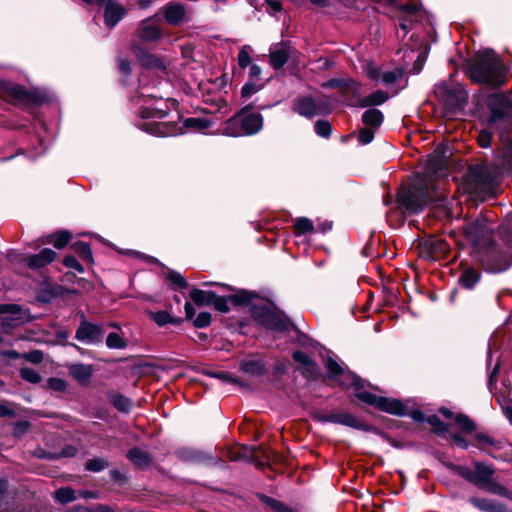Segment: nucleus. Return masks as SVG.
Returning <instances> with one entry per match:
<instances>
[{"label":"nucleus","mask_w":512,"mask_h":512,"mask_svg":"<svg viewBox=\"0 0 512 512\" xmlns=\"http://www.w3.org/2000/svg\"><path fill=\"white\" fill-rule=\"evenodd\" d=\"M446 168L447 157L435 152L428 159L424 173L416 175L408 188H402L398 192L399 205L415 214L430 202H444L445 196L438 192L439 188L433 183V177L444 176Z\"/></svg>","instance_id":"f257e3e1"},{"label":"nucleus","mask_w":512,"mask_h":512,"mask_svg":"<svg viewBox=\"0 0 512 512\" xmlns=\"http://www.w3.org/2000/svg\"><path fill=\"white\" fill-rule=\"evenodd\" d=\"M326 367L331 375L338 379L342 385L354 386L357 390L355 396L362 402L375 406L387 413L396 415H404L406 413V407L399 400L376 396L370 392L363 391L364 381L351 372H345L342 366L334 359L328 358Z\"/></svg>","instance_id":"f03ea898"},{"label":"nucleus","mask_w":512,"mask_h":512,"mask_svg":"<svg viewBox=\"0 0 512 512\" xmlns=\"http://www.w3.org/2000/svg\"><path fill=\"white\" fill-rule=\"evenodd\" d=\"M500 174L498 167L474 165L465 176L466 187L469 193L483 200L494 197L499 191Z\"/></svg>","instance_id":"7ed1b4c3"},{"label":"nucleus","mask_w":512,"mask_h":512,"mask_svg":"<svg viewBox=\"0 0 512 512\" xmlns=\"http://www.w3.org/2000/svg\"><path fill=\"white\" fill-rule=\"evenodd\" d=\"M504 74V65L493 51L485 50L477 54L472 68L474 80L492 86H501L505 83Z\"/></svg>","instance_id":"20e7f679"},{"label":"nucleus","mask_w":512,"mask_h":512,"mask_svg":"<svg viewBox=\"0 0 512 512\" xmlns=\"http://www.w3.org/2000/svg\"><path fill=\"white\" fill-rule=\"evenodd\" d=\"M262 126L263 118L260 114H244V111H241L228 120L223 128V134L231 137L252 135L259 132Z\"/></svg>","instance_id":"39448f33"},{"label":"nucleus","mask_w":512,"mask_h":512,"mask_svg":"<svg viewBox=\"0 0 512 512\" xmlns=\"http://www.w3.org/2000/svg\"><path fill=\"white\" fill-rule=\"evenodd\" d=\"M487 107L490 112L488 119L489 124H503L505 127L512 120V99L501 93H494L487 99Z\"/></svg>","instance_id":"423d86ee"},{"label":"nucleus","mask_w":512,"mask_h":512,"mask_svg":"<svg viewBox=\"0 0 512 512\" xmlns=\"http://www.w3.org/2000/svg\"><path fill=\"white\" fill-rule=\"evenodd\" d=\"M253 315L259 321V323L268 329L285 331L290 326L289 319L282 313H278L276 311L255 309Z\"/></svg>","instance_id":"0eeeda50"},{"label":"nucleus","mask_w":512,"mask_h":512,"mask_svg":"<svg viewBox=\"0 0 512 512\" xmlns=\"http://www.w3.org/2000/svg\"><path fill=\"white\" fill-rule=\"evenodd\" d=\"M435 93L445 101L460 103L467 99L463 87L452 80L438 83L435 88Z\"/></svg>","instance_id":"6e6552de"},{"label":"nucleus","mask_w":512,"mask_h":512,"mask_svg":"<svg viewBox=\"0 0 512 512\" xmlns=\"http://www.w3.org/2000/svg\"><path fill=\"white\" fill-rule=\"evenodd\" d=\"M293 110L303 117L312 118L325 113L327 108L323 100L316 102L311 97H302L294 101Z\"/></svg>","instance_id":"1a4fd4ad"},{"label":"nucleus","mask_w":512,"mask_h":512,"mask_svg":"<svg viewBox=\"0 0 512 512\" xmlns=\"http://www.w3.org/2000/svg\"><path fill=\"white\" fill-rule=\"evenodd\" d=\"M0 95L13 103L33 101L32 94L27 92L22 86L4 80H0Z\"/></svg>","instance_id":"9d476101"},{"label":"nucleus","mask_w":512,"mask_h":512,"mask_svg":"<svg viewBox=\"0 0 512 512\" xmlns=\"http://www.w3.org/2000/svg\"><path fill=\"white\" fill-rule=\"evenodd\" d=\"M154 17H163L168 24L178 25L186 20V8L180 2L170 1L160 8Z\"/></svg>","instance_id":"9b49d317"},{"label":"nucleus","mask_w":512,"mask_h":512,"mask_svg":"<svg viewBox=\"0 0 512 512\" xmlns=\"http://www.w3.org/2000/svg\"><path fill=\"white\" fill-rule=\"evenodd\" d=\"M28 319V315L17 304L0 305V320L5 327H14L24 323Z\"/></svg>","instance_id":"f8f14e48"},{"label":"nucleus","mask_w":512,"mask_h":512,"mask_svg":"<svg viewBox=\"0 0 512 512\" xmlns=\"http://www.w3.org/2000/svg\"><path fill=\"white\" fill-rule=\"evenodd\" d=\"M103 332L100 326L83 321L78 327L75 338L85 344H96L102 341Z\"/></svg>","instance_id":"ddd939ff"},{"label":"nucleus","mask_w":512,"mask_h":512,"mask_svg":"<svg viewBox=\"0 0 512 512\" xmlns=\"http://www.w3.org/2000/svg\"><path fill=\"white\" fill-rule=\"evenodd\" d=\"M398 9L401 15L400 27L404 34H406L410 29L409 22L420 21L423 17V12L417 3L401 5Z\"/></svg>","instance_id":"4468645a"},{"label":"nucleus","mask_w":512,"mask_h":512,"mask_svg":"<svg viewBox=\"0 0 512 512\" xmlns=\"http://www.w3.org/2000/svg\"><path fill=\"white\" fill-rule=\"evenodd\" d=\"M127 13V10L122 5L107 1L104 9L105 24L112 28L114 27Z\"/></svg>","instance_id":"2eb2a0df"},{"label":"nucleus","mask_w":512,"mask_h":512,"mask_svg":"<svg viewBox=\"0 0 512 512\" xmlns=\"http://www.w3.org/2000/svg\"><path fill=\"white\" fill-rule=\"evenodd\" d=\"M494 472L495 470L491 465L477 462L473 471L472 483L483 489L492 480Z\"/></svg>","instance_id":"dca6fc26"},{"label":"nucleus","mask_w":512,"mask_h":512,"mask_svg":"<svg viewBox=\"0 0 512 512\" xmlns=\"http://www.w3.org/2000/svg\"><path fill=\"white\" fill-rule=\"evenodd\" d=\"M469 502L483 512H512L504 504L481 497H471Z\"/></svg>","instance_id":"f3484780"},{"label":"nucleus","mask_w":512,"mask_h":512,"mask_svg":"<svg viewBox=\"0 0 512 512\" xmlns=\"http://www.w3.org/2000/svg\"><path fill=\"white\" fill-rule=\"evenodd\" d=\"M56 252L52 249L45 248L40 253L29 255L25 258L27 265L32 269L44 267L56 258Z\"/></svg>","instance_id":"a211bd4d"},{"label":"nucleus","mask_w":512,"mask_h":512,"mask_svg":"<svg viewBox=\"0 0 512 512\" xmlns=\"http://www.w3.org/2000/svg\"><path fill=\"white\" fill-rule=\"evenodd\" d=\"M162 36L161 29L151 23V18H147L140 23L138 28V37L145 42H153Z\"/></svg>","instance_id":"6ab92c4d"},{"label":"nucleus","mask_w":512,"mask_h":512,"mask_svg":"<svg viewBox=\"0 0 512 512\" xmlns=\"http://www.w3.org/2000/svg\"><path fill=\"white\" fill-rule=\"evenodd\" d=\"M69 373L80 384L86 385L93 374L92 365L77 363L69 367Z\"/></svg>","instance_id":"aec40b11"},{"label":"nucleus","mask_w":512,"mask_h":512,"mask_svg":"<svg viewBox=\"0 0 512 512\" xmlns=\"http://www.w3.org/2000/svg\"><path fill=\"white\" fill-rule=\"evenodd\" d=\"M240 370L252 377H259L265 373V365L260 359L248 358L240 362Z\"/></svg>","instance_id":"412c9836"},{"label":"nucleus","mask_w":512,"mask_h":512,"mask_svg":"<svg viewBox=\"0 0 512 512\" xmlns=\"http://www.w3.org/2000/svg\"><path fill=\"white\" fill-rule=\"evenodd\" d=\"M477 447L484 452L493 455V452L502 448V443L495 440L485 433H477L475 435Z\"/></svg>","instance_id":"4be33fe9"},{"label":"nucleus","mask_w":512,"mask_h":512,"mask_svg":"<svg viewBox=\"0 0 512 512\" xmlns=\"http://www.w3.org/2000/svg\"><path fill=\"white\" fill-rule=\"evenodd\" d=\"M383 119L384 116L382 112L375 108L368 109L362 115V122L364 123V125L375 130H377L381 126Z\"/></svg>","instance_id":"5701e85b"},{"label":"nucleus","mask_w":512,"mask_h":512,"mask_svg":"<svg viewBox=\"0 0 512 512\" xmlns=\"http://www.w3.org/2000/svg\"><path fill=\"white\" fill-rule=\"evenodd\" d=\"M141 128L147 131L150 134L156 136H171L173 132L169 130V127L166 123L163 122H145L141 125Z\"/></svg>","instance_id":"b1692460"},{"label":"nucleus","mask_w":512,"mask_h":512,"mask_svg":"<svg viewBox=\"0 0 512 512\" xmlns=\"http://www.w3.org/2000/svg\"><path fill=\"white\" fill-rule=\"evenodd\" d=\"M293 359L302 364L303 368H304V372L305 374H307V376H313L315 375L316 373V364L313 360L310 359V357L305 353V352H302V351H295L293 353Z\"/></svg>","instance_id":"393cba45"},{"label":"nucleus","mask_w":512,"mask_h":512,"mask_svg":"<svg viewBox=\"0 0 512 512\" xmlns=\"http://www.w3.org/2000/svg\"><path fill=\"white\" fill-rule=\"evenodd\" d=\"M127 458L135 465L144 467L148 466L151 463V458L149 454L140 449V448H133L127 453Z\"/></svg>","instance_id":"a878e982"},{"label":"nucleus","mask_w":512,"mask_h":512,"mask_svg":"<svg viewBox=\"0 0 512 512\" xmlns=\"http://www.w3.org/2000/svg\"><path fill=\"white\" fill-rule=\"evenodd\" d=\"M191 300L198 306L210 305L215 298L214 292H206L200 289H193L190 292Z\"/></svg>","instance_id":"bb28decb"},{"label":"nucleus","mask_w":512,"mask_h":512,"mask_svg":"<svg viewBox=\"0 0 512 512\" xmlns=\"http://www.w3.org/2000/svg\"><path fill=\"white\" fill-rule=\"evenodd\" d=\"M387 99L388 96L385 92L376 90L367 97L361 99L359 101V105L361 107L377 106L383 104Z\"/></svg>","instance_id":"cd10ccee"},{"label":"nucleus","mask_w":512,"mask_h":512,"mask_svg":"<svg viewBox=\"0 0 512 512\" xmlns=\"http://www.w3.org/2000/svg\"><path fill=\"white\" fill-rule=\"evenodd\" d=\"M288 60V52L285 48H277L270 51V64L274 69H280Z\"/></svg>","instance_id":"c85d7f7f"},{"label":"nucleus","mask_w":512,"mask_h":512,"mask_svg":"<svg viewBox=\"0 0 512 512\" xmlns=\"http://www.w3.org/2000/svg\"><path fill=\"white\" fill-rule=\"evenodd\" d=\"M479 280L480 273L473 268L465 269L460 276V282L465 288L468 289L473 288Z\"/></svg>","instance_id":"c756f323"},{"label":"nucleus","mask_w":512,"mask_h":512,"mask_svg":"<svg viewBox=\"0 0 512 512\" xmlns=\"http://www.w3.org/2000/svg\"><path fill=\"white\" fill-rule=\"evenodd\" d=\"M71 239L70 232L66 230L59 231L47 237L46 243H53L57 249L64 248Z\"/></svg>","instance_id":"7c9ffc66"},{"label":"nucleus","mask_w":512,"mask_h":512,"mask_svg":"<svg viewBox=\"0 0 512 512\" xmlns=\"http://www.w3.org/2000/svg\"><path fill=\"white\" fill-rule=\"evenodd\" d=\"M138 57H139V61L141 62V64L147 68L160 69V70L165 69L163 62L159 58H157L151 54L143 53L142 55H139Z\"/></svg>","instance_id":"2f4dec72"},{"label":"nucleus","mask_w":512,"mask_h":512,"mask_svg":"<svg viewBox=\"0 0 512 512\" xmlns=\"http://www.w3.org/2000/svg\"><path fill=\"white\" fill-rule=\"evenodd\" d=\"M483 489L492 494L499 495L512 500V491L492 480Z\"/></svg>","instance_id":"473e14b6"},{"label":"nucleus","mask_w":512,"mask_h":512,"mask_svg":"<svg viewBox=\"0 0 512 512\" xmlns=\"http://www.w3.org/2000/svg\"><path fill=\"white\" fill-rule=\"evenodd\" d=\"M141 116L146 119H162L166 116L167 112L161 106H147L142 108Z\"/></svg>","instance_id":"72a5a7b5"},{"label":"nucleus","mask_w":512,"mask_h":512,"mask_svg":"<svg viewBox=\"0 0 512 512\" xmlns=\"http://www.w3.org/2000/svg\"><path fill=\"white\" fill-rule=\"evenodd\" d=\"M106 345L110 349H124L127 342L116 332H111L106 338Z\"/></svg>","instance_id":"f704fd0d"},{"label":"nucleus","mask_w":512,"mask_h":512,"mask_svg":"<svg viewBox=\"0 0 512 512\" xmlns=\"http://www.w3.org/2000/svg\"><path fill=\"white\" fill-rule=\"evenodd\" d=\"M54 496L55 499L62 504L72 502L76 499L74 490L69 487L56 490Z\"/></svg>","instance_id":"c9c22d12"},{"label":"nucleus","mask_w":512,"mask_h":512,"mask_svg":"<svg viewBox=\"0 0 512 512\" xmlns=\"http://www.w3.org/2000/svg\"><path fill=\"white\" fill-rule=\"evenodd\" d=\"M294 230L296 235H302L307 232H312L314 230V225L308 218H298L294 224Z\"/></svg>","instance_id":"e433bc0d"},{"label":"nucleus","mask_w":512,"mask_h":512,"mask_svg":"<svg viewBox=\"0 0 512 512\" xmlns=\"http://www.w3.org/2000/svg\"><path fill=\"white\" fill-rule=\"evenodd\" d=\"M184 126L202 132L210 127V122L201 118H188L185 120Z\"/></svg>","instance_id":"4c0bfd02"},{"label":"nucleus","mask_w":512,"mask_h":512,"mask_svg":"<svg viewBox=\"0 0 512 512\" xmlns=\"http://www.w3.org/2000/svg\"><path fill=\"white\" fill-rule=\"evenodd\" d=\"M19 373L22 379L32 384H37L42 379L40 374L32 368L24 367L20 369Z\"/></svg>","instance_id":"58836bf2"},{"label":"nucleus","mask_w":512,"mask_h":512,"mask_svg":"<svg viewBox=\"0 0 512 512\" xmlns=\"http://www.w3.org/2000/svg\"><path fill=\"white\" fill-rule=\"evenodd\" d=\"M72 247L75 250V252L83 260H86V261H91L92 260V252H91L90 246L87 243H85V242H77V243L73 244Z\"/></svg>","instance_id":"ea45409f"},{"label":"nucleus","mask_w":512,"mask_h":512,"mask_svg":"<svg viewBox=\"0 0 512 512\" xmlns=\"http://www.w3.org/2000/svg\"><path fill=\"white\" fill-rule=\"evenodd\" d=\"M337 424H342L354 428L361 427L359 421L352 414L345 412L338 413Z\"/></svg>","instance_id":"a19ab883"},{"label":"nucleus","mask_w":512,"mask_h":512,"mask_svg":"<svg viewBox=\"0 0 512 512\" xmlns=\"http://www.w3.org/2000/svg\"><path fill=\"white\" fill-rule=\"evenodd\" d=\"M150 317L159 326H164L169 323H174L172 316L167 311L150 312Z\"/></svg>","instance_id":"79ce46f5"},{"label":"nucleus","mask_w":512,"mask_h":512,"mask_svg":"<svg viewBox=\"0 0 512 512\" xmlns=\"http://www.w3.org/2000/svg\"><path fill=\"white\" fill-rule=\"evenodd\" d=\"M113 405L120 412H128L131 408V402L123 395H115L112 400Z\"/></svg>","instance_id":"37998d69"},{"label":"nucleus","mask_w":512,"mask_h":512,"mask_svg":"<svg viewBox=\"0 0 512 512\" xmlns=\"http://www.w3.org/2000/svg\"><path fill=\"white\" fill-rule=\"evenodd\" d=\"M455 421L459 425V427L465 432H472L473 430H475L476 426L474 422L464 414H458L455 417Z\"/></svg>","instance_id":"c03bdc74"},{"label":"nucleus","mask_w":512,"mask_h":512,"mask_svg":"<svg viewBox=\"0 0 512 512\" xmlns=\"http://www.w3.org/2000/svg\"><path fill=\"white\" fill-rule=\"evenodd\" d=\"M166 278L172 283L174 284L175 286L179 287V288H182V289H185L188 287V283L186 281V279L178 272L176 271H169L167 273V276Z\"/></svg>","instance_id":"a18cd8bd"},{"label":"nucleus","mask_w":512,"mask_h":512,"mask_svg":"<svg viewBox=\"0 0 512 512\" xmlns=\"http://www.w3.org/2000/svg\"><path fill=\"white\" fill-rule=\"evenodd\" d=\"M261 500L277 512H292L286 505L268 496H261Z\"/></svg>","instance_id":"49530a36"},{"label":"nucleus","mask_w":512,"mask_h":512,"mask_svg":"<svg viewBox=\"0 0 512 512\" xmlns=\"http://www.w3.org/2000/svg\"><path fill=\"white\" fill-rule=\"evenodd\" d=\"M250 51L251 47L248 45L243 46L239 51L238 64L243 69L248 67L251 63Z\"/></svg>","instance_id":"de8ad7c7"},{"label":"nucleus","mask_w":512,"mask_h":512,"mask_svg":"<svg viewBox=\"0 0 512 512\" xmlns=\"http://www.w3.org/2000/svg\"><path fill=\"white\" fill-rule=\"evenodd\" d=\"M314 128L317 135L325 138H328L332 131L331 124L324 120H318Z\"/></svg>","instance_id":"09e8293b"},{"label":"nucleus","mask_w":512,"mask_h":512,"mask_svg":"<svg viewBox=\"0 0 512 512\" xmlns=\"http://www.w3.org/2000/svg\"><path fill=\"white\" fill-rule=\"evenodd\" d=\"M47 387L55 392H64L67 389V383L61 378L51 377L47 380Z\"/></svg>","instance_id":"8fccbe9b"},{"label":"nucleus","mask_w":512,"mask_h":512,"mask_svg":"<svg viewBox=\"0 0 512 512\" xmlns=\"http://www.w3.org/2000/svg\"><path fill=\"white\" fill-rule=\"evenodd\" d=\"M229 299L236 305H245L251 302L252 294L248 293L247 291H240L234 295H231Z\"/></svg>","instance_id":"3c124183"},{"label":"nucleus","mask_w":512,"mask_h":512,"mask_svg":"<svg viewBox=\"0 0 512 512\" xmlns=\"http://www.w3.org/2000/svg\"><path fill=\"white\" fill-rule=\"evenodd\" d=\"M375 132H376V130L373 128L366 127V126L363 127L359 132V136H358L359 142L363 145L369 144L374 139Z\"/></svg>","instance_id":"603ef678"},{"label":"nucleus","mask_w":512,"mask_h":512,"mask_svg":"<svg viewBox=\"0 0 512 512\" xmlns=\"http://www.w3.org/2000/svg\"><path fill=\"white\" fill-rule=\"evenodd\" d=\"M402 76V72L400 70H391L381 73V80L384 84H392L396 82Z\"/></svg>","instance_id":"864d4df0"},{"label":"nucleus","mask_w":512,"mask_h":512,"mask_svg":"<svg viewBox=\"0 0 512 512\" xmlns=\"http://www.w3.org/2000/svg\"><path fill=\"white\" fill-rule=\"evenodd\" d=\"M211 314L208 312H201L197 315L194 320V326L197 328H204L210 325L211 323Z\"/></svg>","instance_id":"5fc2aeb1"},{"label":"nucleus","mask_w":512,"mask_h":512,"mask_svg":"<svg viewBox=\"0 0 512 512\" xmlns=\"http://www.w3.org/2000/svg\"><path fill=\"white\" fill-rule=\"evenodd\" d=\"M107 467V462L103 459L95 458L86 463V469L93 472H99Z\"/></svg>","instance_id":"6e6d98bb"},{"label":"nucleus","mask_w":512,"mask_h":512,"mask_svg":"<svg viewBox=\"0 0 512 512\" xmlns=\"http://www.w3.org/2000/svg\"><path fill=\"white\" fill-rule=\"evenodd\" d=\"M261 89V86L254 82H247L241 89V95L244 98L250 97Z\"/></svg>","instance_id":"4d7b16f0"},{"label":"nucleus","mask_w":512,"mask_h":512,"mask_svg":"<svg viewBox=\"0 0 512 512\" xmlns=\"http://www.w3.org/2000/svg\"><path fill=\"white\" fill-rule=\"evenodd\" d=\"M427 422L437 432H444V431H446V425L436 415L429 416L427 418Z\"/></svg>","instance_id":"13d9d810"},{"label":"nucleus","mask_w":512,"mask_h":512,"mask_svg":"<svg viewBox=\"0 0 512 512\" xmlns=\"http://www.w3.org/2000/svg\"><path fill=\"white\" fill-rule=\"evenodd\" d=\"M63 263L66 267L75 269L80 273H82L84 271L83 266L73 256L65 257Z\"/></svg>","instance_id":"bf43d9fd"},{"label":"nucleus","mask_w":512,"mask_h":512,"mask_svg":"<svg viewBox=\"0 0 512 512\" xmlns=\"http://www.w3.org/2000/svg\"><path fill=\"white\" fill-rule=\"evenodd\" d=\"M214 307L220 311V312H228L229 307L227 304V300L223 297H219L215 294V298L213 299L212 303Z\"/></svg>","instance_id":"052dcab7"},{"label":"nucleus","mask_w":512,"mask_h":512,"mask_svg":"<svg viewBox=\"0 0 512 512\" xmlns=\"http://www.w3.org/2000/svg\"><path fill=\"white\" fill-rule=\"evenodd\" d=\"M492 135L488 131H481L478 136V143L483 148H488L491 145Z\"/></svg>","instance_id":"680f3d73"},{"label":"nucleus","mask_w":512,"mask_h":512,"mask_svg":"<svg viewBox=\"0 0 512 512\" xmlns=\"http://www.w3.org/2000/svg\"><path fill=\"white\" fill-rule=\"evenodd\" d=\"M23 357L31 363L38 364L43 360V353L41 351L35 350L29 353H25Z\"/></svg>","instance_id":"e2e57ef3"},{"label":"nucleus","mask_w":512,"mask_h":512,"mask_svg":"<svg viewBox=\"0 0 512 512\" xmlns=\"http://www.w3.org/2000/svg\"><path fill=\"white\" fill-rule=\"evenodd\" d=\"M212 375L214 377L222 380L223 382L242 385V382L238 378L233 377L232 375H230L228 373L218 372V373H213Z\"/></svg>","instance_id":"0e129e2a"},{"label":"nucleus","mask_w":512,"mask_h":512,"mask_svg":"<svg viewBox=\"0 0 512 512\" xmlns=\"http://www.w3.org/2000/svg\"><path fill=\"white\" fill-rule=\"evenodd\" d=\"M455 471L464 479L472 483L473 470L465 466H456Z\"/></svg>","instance_id":"69168bd1"},{"label":"nucleus","mask_w":512,"mask_h":512,"mask_svg":"<svg viewBox=\"0 0 512 512\" xmlns=\"http://www.w3.org/2000/svg\"><path fill=\"white\" fill-rule=\"evenodd\" d=\"M502 169L512 171V148L505 150Z\"/></svg>","instance_id":"338daca9"},{"label":"nucleus","mask_w":512,"mask_h":512,"mask_svg":"<svg viewBox=\"0 0 512 512\" xmlns=\"http://www.w3.org/2000/svg\"><path fill=\"white\" fill-rule=\"evenodd\" d=\"M342 89L344 91H352L356 95H358L359 91H360V84L358 82L354 81V80H347L343 84Z\"/></svg>","instance_id":"774afa93"}]
</instances>
